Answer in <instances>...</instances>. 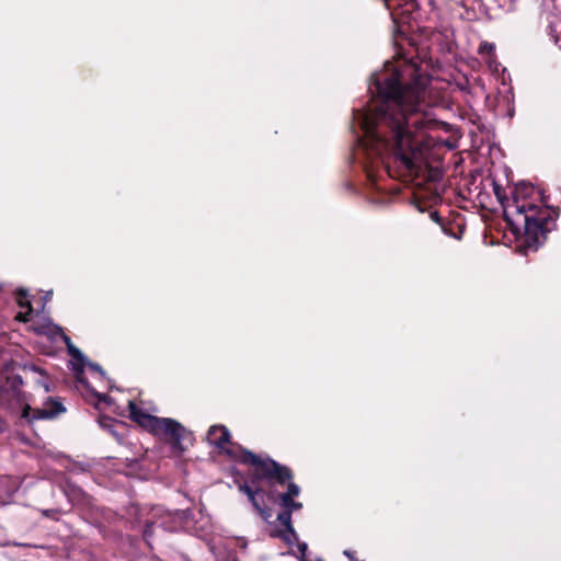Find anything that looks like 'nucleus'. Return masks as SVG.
<instances>
[{
    "mask_svg": "<svg viewBox=\"0 0 561 561\" xmlns=\"http://www.w3.org/2000/svg\"><path fill=\"white\" fill-rule=\"evenodd\" d=\"M427 84L412 62L400 69L387 61L371 76V103L353 110L352 124L357 138L353 157L371 184L378 168L388 172L390 161L410 175L422 170L428 150L425 131L438 124L423 110Z\"/></svg>",
    "mask_w": 561,
    "mask_h": 561,
    "instance_id": "nucleus-1",
    "label": "nucleus"
},
{
    "mask_svg": "<svg viewBox=\"0 0 561 561\" xmlns=\"http://www.w3.org/2000/svg\"><path fill=\"white\" fill-rule=\"evenodd\" d=\"M227 451L241 463L252 466L247 473L248 480L243 482L236 480V483L239 491L248 496L254 510L264 520L271 517L265 507V496L271 501H279L282 507H294L295 510L302 507L300 502L294 501V497L299 495L300 488L290 482L293 473L288 467L239 447L230 448Z\"/></svg>",
    "mask_w": 561,
    "mask_h": 561,
    "instance_id": "nucleus-2",
    "label": "nucleus"
},
{
    "mask_svg": "<svg viewBox=\"0 0 561 561\" xmlns=\"http://www.w3.org/2000/svg\"><path fill=\"white\" fill-rule=\"evenodd\" d=\"M520 195L517 190L513 201L504 205V217L512 226L523 227L529 239L539 242L540 237L545 238L553 229L559 211L520 199Z\"/></svg>",
    "mask_w": 561,
    "mask_h": 561,
    "instance_id": "nucleus-3",
    "label": "nucleus"
},
{
    "mask_svg": "<svg viewBox=\"0 0 561 561\" xmlns=\"http://www.w3.org/2000/svg\"><path fill=\"white\" fill-rule=\"evenodd\" d=\"M130 419L153 435L164 439L174 449L183 450L182 442L190 433L178 421L145 413L133 401L128 402Z\"/></svg>",
    "mask_w": 561,
    "mask_h": 561,
    "instance_id": "nucleus-4",
    "label": "nucleus"
},
{
    "mask_svg": "<svg viewBox=\"0 0 561 561\" xmlns=\"http://www.w3.org/2000/svg\"><path fill=\"white\" fill-rule=\"evenodd\" d=\"M22 385L23 380L20 375L8 376L0 383V405L10 412L21 410V417L28 419L32 411L30 396L22 391Z\"/></svg>",
    "mask_w": 561,
    "mask_h": 561,
    "instance_id": "nucleus-5",
    "label": "nucleus"
},
{
    "mask_svg": "<svg viewBox=\"0 0 561 561\" xmlns=\"http://www.w3.org/2000/svg\"><path fill=\"white\" fill-rule=\"evenodd\" d=\"M179 513L163 512L161 507L151 510V518L145 520L142 535L147 542L150 541L153 534V527H160L167 531H175L178 529Z\"/></svg>",
    "mask_w": 561,
    "mask_h": 561,
    "instance_id": "nucleus-6",
    "label": "nucleus"
},
{
    "mask_svg": "<svg viewBox=\"0 0 561 561\" xmlns=\"http://www.w3.org/2000/svg\"><path fill=\"white\" fill-rule=\"evenodd\" d=\"M207 440L209 444L215 445L217 448L221 449L225 454H227L231 459L236 461H238V459L231 457L227 450L233 447H239L243 449L241 446L230 443V433L228 428L224 425L210 426L207 432ZM239 462L241 461L239 460Z\"/></svg>",
    "mask_w": 561,
    "mask_h": 561,
    "instance_id": "nucleus-7",
    "label": "nucleus"
},
{
    "mask_svg": "<svg viewBox=\"0 0 561 561\" xmlns=\"http://www.w3.org/2000/svg\"><path fill=\"white\" fill-rule=\"evenodd\" d=\"M66 409L60 401H57L53 398H47L44 403V407L41 409H35L30 412V417L26 419L28 422L35 420H48L54 419L65 412Z\"/></svg>",
    "mask_w": 561,
    "mask_h": 561,
    "instance_id": "nucleus-8",
    "label": "nucleus"
},
{
    "mask_svg": "<svg viewBox=\"0 0 561 561\" xmlns=\"http://www.w3.org/2000/svg\"><path fill=\"white\" fill-rule=\"evenodd\" d=\"M60 489L67 499L73 504L83 503L85 500L87 495L84 491L67 478L60 482Z\"/></svg>",
    "mask_w": 561,
    "mask_h": 561,
    "instance_id": "nucleus-9",
    "label": "nucleus"
},
{
    "mask_svg": "<svg viewBox=\"0 0 561 561\" xmlns=\"http://www.w3.org/2000/svg\"><path fill=\"white\" fill-rule=\"evenodd\" d=\"M284 511L280 512L277 515V519L282 525L286 527L287 530H289V535L293 536L295 539H297V534L291 525V514L294 511H296L294 507H283Z\"/></svg>",
    "mask_w": 561,
    "mask_h": 561,
    "instance_id": "nucleus-10",
    "label": "nucleus"
},
{
    "mask_svg": "<svg viewBox=\"0 0 561 561\" xmlns=\"http://www.w3.org/2000/svg\"><path fill=\"white\" fill-rule=\"evenodd\" d=\"M65 342L67 343V347H68V352L69 354L75 358L77 359L78 362H80V364H84L85 363V356L83 355V353L77 348L75 345L71 344L70 342V339L69 337H65Z\"/></svg>",
    "mask_w": 561,
    "mask_h": 561,
    "instance_id": "nucleus-11",
    "label": "nucleus"
},
{
    "mask_svg": "<svg viewBox=\"0 0 561 561\" xmlns=\"http://www.w3.org/2000/svg\"><path fill=\"white\" fill-rule=\"evenodd\" d=\"M550 36L554 44L561 48V23H550Z\"/></svg>",
    "mask_w": 561,
    "mask_h": 561,
    "instance_id": "nucleus-12",
    "label": "nucleus"
},
{
    "mask_svg": "<svg viewBox=\"0 0 561 561\" xmlns=\"http://www.w3.org/2000/svg\"><path fill=\"white\" fill-rule=\"evenodd\" d=\"M19 304H20V306H21L22 308H25V307H26V308L28 309V311H27L25 314H20V316H19V318H20L22 321L26 322V321H28V320H30L28 316L32 313V306H31V304H30V302H23L22 300H19Z\"/></svg>",
    "mask_w": 561,
    "mask_h": 561,
    "instance_id": "nucleus-13",
    "label": "nucleus"
},
{
    "mask_svg": "<svg viewBox=\"0 0 561 561\" xmlns=\"http://www.w3.org/2000/svg\"><path fill=\"white\" fill-rule=\"evenodd\" d=\"M81 365L83 366V364H81ZM84 365H88V366L90 367V369H91V370L99 373L102 377H104V376H105L104 370L102 369V367H101L99 364H96V363H92V362H89V360L85 358V363H84Z\"/></svg>",
    "mask_w": 561,
    "mask_h": 561,
    "instance_id": "nucleus-14",
    "label": "nucleus"
},
{
    "mask_svg": "<svg viewBox=\"0 0 561 561\" xmlns=\"http://www.w3.org/2000/svg\"><path fill=\"white\" fill-rule=\"evenodd\" d=\"M494 50V46L492 44H489V43H484L480 46L479 48V51L480 53H488V54H492V51Z\"/></svg>",
    "mask_w": 561,
    "mask_h": 561,
    "instance_id": "nucleus-15",
    "label": "nucleus"
},
{
    "mask_svg": "<svg viewBox=\"0 0 561 561\" xmlns=\"http://www.w3.org/2000/svg\"><path fill=\"white\" fill-rule=\"evenodd\" d=\"M282 538H283L287 543H289V545H291V543H293V541H297V540H298V538H297V539H295L293 536H290V535H289V530H287V529H286V531H285V533H283Z\"/></svg>",
    "mask_w": 561,
    "mask_h": 561,
    "instance_id": "nucleus-16",
    "label": "nucleus"
},
{
    "mask_svg": "<svg viewBox=\"0 0 561 561\" xmlns=\"http://www.w3.org/2000/svg\"><path fill=\"white\" fill-rule=\"evenodd\" d=\"M94 396L99 399L100 402L101 401L106 402V403L111 402V398L108 396H106V394L94 392Z\"/></svg>",
    "mask_w": 561,
    "mask_h": 561,
    "instance_id": "nucleus-17",
    "label": "nucleus"
},
{
    "mask_svg": "<svg viewBox=\"0 0 561 561\" xmlns=\"http://www.w3.org/2000/svg\"><path fill=\"white\" fill-rule=\"evenodd\" d=\"M298 550L301 552V554H305V552L307 551V543L306 542H298Z\"/></svg>",
    "mask_w": 561,
    "mask_h": 561,
    "instance_id": "nucleus-18",
    "label": "nucleus"
},
{
    "mask_svg": "<svg viewBox=\"0 0 561 561\" xmlns=\"http://www.w3.org/2000/svg\"><path fill=\"white\" fill-rule=\"evenodd\" d=\"M57 513V511H54V510H45L43 511V515L47 516V517H54V515Z\"/></svg>",
    "mask_w": 561,
    "mask_h": 561,
    "instance_id": "nucleus-19",
    "label": "nucleus"
},
{
    "mask_svg": "<svg viewBox=\"0 0 561 561\" xmlns=\"http://www.w3.org/2000/svg\"><path fill=\"white\" fill-rule=\"evenodd\" d=\"M344 554H345L346 557H348L350 561H355V558H354L353 552H351V551H348V550H345V551H344Z\"/></svg>",
    "mask_w": 561,
    "mask_h": 561,
    "instance_id": "nucleus-20",
    "label": "nucleus"
},
{
    "mask_svg": "<svg viewBox=\"0 0 561 561\" xmlns=\"http://www.w3.org/2000/svg\"><path fill=\"white\" fill-rule=\"evenodd\" d=\"M39 385L43 386L45 392H49V386L46 381H39Z\"/></svg>",
    "mask_w": 561,
    "mask_h": 561,
    "instance_id": "nucleus-21",
    "label": "nucleus"
},
{
    "mask_svg": "<svg viewBox=\"0 0 561 561\" xmlns=\"http://www.w3.org/2000/svg\"><path fill=\"white\" fill-rule=\"evenodd\" d=\"M238 541H239L240 547H241L242 549H245V548H247V541H245L244 539H239Z\"/></svg>",
    "mask_w": 561,
    "mask_h": 561,
    "instance_id": "nucleus-22",
    "label": "nucleus"
},
{
    "mask_svg": "<svg viewBox=\"0 0 561 561\" xmlns=\"http://www.w3.org/2000/svg\"><path fill=\"white\" fill-rule=\"evenodd\" d=\"M431 217L435 220V221H438L439 220V216L437 213H432L431 214Z\"/></svg>",
    "mask_w": 561,
    "mask_h": 561,
    "instance_id": "nucleus-23",
    "label": "nucleus"
},
{
    "mask_svg": "<svg viewBox=\"0 0 561 561\" xmlns=\"http://www.w3.org/2000/svg\"><path fill=\"white\" fill-rule=\"evenodd\" d=\"M18 294H19V296H21V297H26V295H27L26 290H24V289H20V290L18 291Z\"/></svg>",
    "mask_w": 561,
    "mask_h": 561,
    "instance_id": "nucleus-24",
    "label": "nucleus"
},
{
    "mask_svg": "<svg viewBox=\"0 0 561 561\" xmlns=\"http://www.w3.org/2000/svg\"><path fill=\"white\" fill-rule=\"evenodd\" d=\"M80 382H82L84 386H88V382L85 380H83L82 378H79L78 379Z\"/></svg>",
    "mask_w": 561,
    "mask_h": 561,
    "instance_id": "nucleus-25",
    "label": "nucleus"
},
{
    "mask_svg": "<svg viewBox=\"0 0 561 561\" xmlns=\"http://www.w3.org/2000/svg\"><path fill=\"white\" fill-rule=\"evenodd\" d=\"M50 295H51V291H50V293H48V294L45 296V299H48Z\"/></svg>",
    "mask_w": 561,
    "mask_h": 561,
    "instance_id": "nucleus-26",
    "label": "nucleus"
},
{
    "mask_svg": "<svg viewBox=\"0 0 561 561\" xmlns=\"http://www.w3.org/2000/svg\"><path fill=\"white\" fill-rule=\"evenodd\" d=\"M35 371L42 373L39 368H34Z\"/></svg>",
    "mask_w": 561,
    "mask_h": 561,
    "instance_id": "nucleus-27",
    "label": "nucleus"
}]
</instances>
